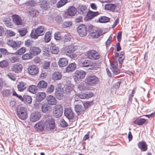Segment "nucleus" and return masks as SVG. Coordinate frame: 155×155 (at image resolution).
<instances>
[{"mask_svg": "<svg viewBox=\"0 0 155 155\" xmlns=\"http://www.w3.org/2000/svg\"><path fill=\"white\" fill-rule=\"evenodd\" d=\"M78 48L77 46L74 45H68L63 48V51L64 53L68 56L72 58H74L77 56L75 51Z\"/></svg>", "mask_w": 155, "mask_h": 155, "instance_id": "obj_1", "label": "nucleus"}, {"mask_svg": "<svg viewBox=\"0 0 155 155\" xmlns=\"http://www.w3.org/2000/svg\"><path fill=\"white\" fill-rule=\"evenodd\" d=\"M45 32V29L43 26H40L35 30H33L30 34L31 38L36 39L40 36L43 35Z\"/></svg>", "mask_w": 155, "mask_h": 155, "instance_id": "obj_2", "label": "nucleus"}, {"mask_svg": "<svg viewBox=\"0 0 155 155\" xmlns=\"http://www.w3.org/2000/svg\"><path fill=\"white\" fill-rule=\"evenodd\" d=\"M99 80L98 78L95 75H90L87 76L84 80V83L89 87L93 86L97 84Z\"/></svg>", "mask_w": 155, "mask_h": 155, "instance_id": "obj_3", "label": "nucleus"}, {"mask_svg": "<svg viewBox=\"0 0 155 155\" xmlns=\"http://www.w3.org/2000/svg\"><path fill=\"white\" fill-rule=\"evenodd\" d=\"M86 72L81 70H78L75 71L74 75V81L78 83L80 81L84 78L86 75Z\"/></svg>", "mask_w": 155, "mask_h": 155, "instance_id": "obj_4", "label": "nucleus"}, {"mask_svg": "<svg viewBox=\"0 0 155 155\" xmlns=\"http://www.w3.org/2000/svg\"><path fill=\"white\" fill-rule=\"evenodd\" d=\"M17 113L18 117L22 120L26 119L28 117L26 110L25 107L22 106L18 108Z\"/></svg>", "mask_w": 155, "mask_h": 155, "instance_id": "obj_5", "label": "nucleus"}, {"mask_svg": "<svg viewBox=\"0 0 155 155\" xmlns=\"http://www.w3.org/2000/svg\"><path fill=\"white\" fill-rule=\"evenodd\" d=\"M87 55L88 58L93 60L99 59L101 57L100 54L94 50H91L87 51Z\"/></svg>", "mask_w": 155, "mask_h": 155, "instance_id": "obj_6", "label": "nucleus"}, {"mask_svg": "<svg viewBox=\"0 0 155 155\" xmlns=\"http://www.w3.org/2000/svg\"><path fill=\"white\" fill-rule=\"evenodd\" d=\"M53 115L57 118L60 117L63 113V107L61 104H58L54 107Z\"/></svg>", "mask_w": 155, "mask_h": 155, "instance_id": "obj_7", "label": "nucleus"}, {"mask_svg": "<svg viewBox=\"0 0 155 155\" xmlns=\"http://www.w3.org/2000/svg\"><path fill=\"white\" fill-rule=\"evenodd\" d=\"M6 43L10 47L16 49L21 46L22 42L21 41H15L12 39H9L7 40Z\"/></svg>", "mask_w": 155, "mask_h": 155, "instance_id": "obj_8", "label": "nucleus"}, {"mask_svg": "<svg viewBox=\"0 0 155 155\" xmlns=\"http://www.w3.org/2000/svg\"><path fill=\"white\" fill-rule=\"evenodd\" d=\"M45 123V126L47 130H53L54 128L55 121L54 120L51 118L47 119Z\"/></svg>", "mask_w": 155, "mask_h": 155, "instance_id": "obj_9", "label": "nucleus"}, {"mask_svg": "<svg viewBox=\"0 0 155 155\" xmlns=\"http://www.w3.org/2000/svg\"><path fill=\"white\" fill-rule=\"evenodd\" d=\"M77 31L80 36H85L87 34V28L86 26L84 24L79 25L77 28Z\"/></svg>", "mask_w": 155, "mask_h": 155, "instance_id": "obj_10", "label": "nucleus"}, {"mask_svg": "<svg viewBox=\"0 0 155 155\" xmlns=\"http://www.w3.org/2000/svg\"><path fill=\"white\" fill-rule=\"evenodd\" d=\"M41 117V113L38 111L33 112L30 117V120L32 122H35L38 120Z\"/></svg>", "mask_w": 155, "mask_h": 155, "instance_id": "obj_11", "label": "nucleus"}, {"mask_svg": "<svg viewBox=\"0 0 155 155\" xmlns=\"http://www.w3.org/2000/svg\"><path fill=\"white\" fill-rule=\"evenodd\" d=\"M28 73L31 75H36L38 73V68L35 65H30L28 68Z\"/></svg>", "mask_w": 155, "mask_h": 155, "instance_id": "obj_12", "label": "nucleus"}, {"mask_svg": "<svg viewBox=\"0 0 155 155\" xmlns=\"http://www.w3.org/2000/svg\"><path fill=\"white\" fill-rule=\"evenodd\" d=\"M110 68L115 74H117L120 72V71L117 68L118 63L116 60H114L110 64Z\"/></svg>", "mask_w": 155, "mask_h": 155, "instance_id": "obj_13", "label": "nucleus"}, {"mask_svg": "<svg viewBox=\"0 0 155 155\" xmlns=\"http://www.w3.org/2000/svg\"><path fill=\"white\" fill-rule=\"evenodd\" d=\"M65 117L68 119H71L74 117V114L70 107L65 108L64 111Z\"/></svg>", "mask_w": 155, "mask_h": 155, "instance_id": "obj_14", "label": "nucleus"}, {"mask_svg": "<svg viewBox=\"0 0 155 155\" xmlns=\"http://www.w3.org/2000/svg\"><path fill=\"white\" fill-rule=\"evenodd\" d=\"M12 18L13 22L17 25H21L22 21L21 17L17 15H13L12 16Z\"/></svg>", "mask_w": 155, "mask_h": 155, "instance_id": "obj_15", "label": "nucleus"}, {"mask_svg": "<svg viewBox=\"0 0 155 155\" xmlns=\"http://www.w3.org/2000/svg\"><path fill=\"white\" fill-rule=\"evenodd\" d=\"M47 104L49 105H55L57 103V101L56 98L53 95H49L46 98Z\"/></svg>", "mask_w": 155, "mask_h": 155, "instance_id": "obj_16", "label": "nucleus"}, {"mask_svg": "<svg viewBox=\"0 0 155 155\" xmlns=\"http://www.w3.org/2000/svg\"><path fill=\"white\" fill-rule=\"evenodd\" d=\"M23 68L22 65L19 63L14 64L12 66L11 69L13 71L16 73H19L22 71Z\"/></svg>", "mask_w": 155, "mask_h": 155, "instance_id": "obj_17", "label": "nucleus"}, {"mask_svg": "<svg viewBox=\"0 0 155 155\" xmlns=\"http://www.w3.org/2000/svg\"><path fill=\"white\" fill-rule=\"evenodd\" d=\"M35 128L38 131H43L45 128V123L44 121L41 120L38 122L35 125Z\"/></svg>", "mask_w": 155, "mask_h": 155, "instance_id": "obj_18", "label": "nucleus"}, {"mask_svg": "<svg viewBox=\"0 0 155 155\" xmlns=\"http://www.w3.org/2000/svg\"><path fill=\"white\" fill-rule=\"evenodd\" d=\"M93 93L91 92L85 93L81 92L78 95V97L82 99H87L93 96Z\"/></svg>", "mask_w": 155, "mask_h": 155, "instance_id": "obj_19", "label": "nucleus"}, {"mask_svg": "<svg viewBox=\"0 0 155 155\" xmlns=\"http://www.w3.org/2000/svg\"><path fill=\"white\" fill-rule=\"evenodd\" d=\"M30 51L31 54L35 56L41 53V50L38 47L34 46L31 48Z\"/></svg>", "mask_w": 155, "mask_h": 155, "instance_id": "obj_20", "label": "nucleus"}, {"mask_svg": "<svg viewBox=\"0 0 155 155\" xmlns=\"http://www.w3.org/2000/svg\"><path fill=\"white\" fill-rule=\"evenodd\" d=\"M77 11L76 8L74 6H69L67 10L68 15L71 16H74L76 14Z\"/></svg>", "mask_w": 155, "mask_h": 155, "instance_id": "obj_21", "label": "nucleus"}, {"mask_svg": "<svg viewBox=\"0 0 155 155\" xmlns=\"http://www.w3.org/2000/svg\"><path fill=\"white\" fill-rule=\"evenodd\" d=\"M42 111L44 113H49L52 110V107L47 104H43L41 106Z\"/></svg>", "mask_w": 155, "mask_h": 155, "instance_id": "obj_22", "label": "nucleus"}, {"mask_svg": "<svg viewBox=\"0 0 155 155\" xmlns=\"http://www.w3.org/2000/svg\"><path fill=\"white\" fill-rule=\"evenodd\" d=\"M65 86V91L67 94H70L71 92H74V86L70 82L67 83Z\"/></svg>", "mask_w": 155, "mask_h": 155, "instance_id": "obj_23", "label": "nucleus"}, {"mask_svg": "<svg viewBox=\"0 0 155 155\" xmlns=\"http://www.w3.org/2000/svg\"><path fill=\"white\" fill-rule=\"evenodd\" d=\"M98 15L99 13L97 12H93L89 11L87 14L86 18L87 20H90Z\"/></svg>", "mask_w": 155, "mask_h": 155, "instance_id": "obj_24", "label": "nucleus"}, {"mask_svg": "<svg viewBox=\"0 0 155 155\" xmlns=\"http://www.w3.org/2000/svg\"><path fill=\"white\" fill-rule=\"evenodd\" d=\"M103 34L102 31L101 30H99L91 33L90 35L92 38H97L102 35Z\"/></svg>", "mask_w": 155, "mask_h": 155, "instance_id": "obj_25", "label": "nucleus"}, {"mask_svg": "<svg viewBox=\"0 0 155 155\" xmlns=\"http://www.w3.org/2000/svg\"><path fill=\"white\" fill-rule=\"evenodd\" d=\"M68 60L65 58H60L58 62V65L60 67H63L67 65Z\"/></svg>", "mask_w": 155, "mask_h": 155, "instance_id": "obj_26", "label": "nucleus"}, {"mask_svg": "<svg viewBox=\"0 0 155 155\" xmlns=\"http://www.w3.org/2000/svg\"><path fill=\"white\" fill-rule=\"evenodd\" d=\"M76 67V64L74 63H71L66 68V71L68 73H71L74 71Z\"/></svg>", "mask_w": 155, "mask_h": 155, "instance_id": "obj_27", "label": "nucleus"}, {"mask_svg": "<svg viewBox=\"0 0 155 155\" xmlns=\"http://www.w3.org/2000/svg\"><path fill=\"white\" fill-rule=\"evenodd\" d=\"M78 88L81 91H84L90 89V87L87 84L82 82L78 85Z\"/></svg>", "mask_w": 155, "mask_h": 155, "instance_id": "obj_28", "label": "nucleus"}, {"mask_svg": "<svg viewBox=\"0 0 155 155\" xmlns=\"http://www.w3.org/2000/svg\"><path fill=\"white\" fill-rule=\"evenodd\" d=\"M75 110L77 114L79 115L84 112L85 109L83 106H81V105L78 104L75 106Z\"/></svg>", "mask_w": 155, "mask_h": 155, "instance_id": "obj_29", "label": "nucleus"}, {"mask_svg": "<svg viewBox=\"0 0 155 155\" xmlns=\"http://www.w3.org/2000/svg\"><path fill=\"white\" fill-rule=\"evenodd\" d=\"M27 87L26 84L23 81L19 82L17 85L18 90L20 91H23Z\"/></svg>", "mask_w": 155, "mask_h": 155, "instance_id": "obj_30", "label": "nucleus"}, {"mask_svg": "<svg viewBox=\"0 0 155 155\" xmlns=\"http://www.w3.org/2000/svg\"><path fill=\"white\" fill-rule=\"evenodd\" d=\"M87 7L84 5H79L78 7V10L80 14H84L87 12Z\"/></svg>", "mask_w": 155, "mask_h": 155, "instance_id": "obj_31", "label": "nucleus"}, {"mask_svg": "<svg viewBox=\"0 0 155 155\" xmlns=\"http://www.w3.org/2000/svg\"><path fill=\"white\" fill-rule=\"evenodd\" d=\"M139 148L142 151H146L147 150V146L145 142L140 141L138 143Z\"/></svg>", "mask_w": 155, "mask_h": 155, "instance_id": "obj_32", "label": "nucleus"}, {"mask_svg": "<svg viewBox=\"0 0 155 155\" xmlns=\"http://www.w3.org/2000/svg\"><path fill=\"white\" fill-rule=\"evenodd\" d=\"M46 97V94L45 92H39L37 95L36 99L38 101H41Z\"/></svg>", "mask_w": 155, "mask_h": 155, "instance_id": "obj_33", "label": "nucleus"}, {"mask_svg": "<svg viewBox=\"0 0 155 155\" xmlns=\"http://www.w3.org/2000/svg\"><path fill=\"white\" fill-rule=\"evenodd\" d=\"M116 8L115 5L113 4L108 3L105 5V8L106 10L114 11Z\"/></svg>", "mask_w": 155, "mask_h": 155, "instance_id": "obj_34", "label": "nucleus"}, {"mask_svg": "<svg viewBox=\"0 0 155 155\" xmlns=\"http://www.w3.org/2000/svg\"><path fill=\"white\" fill-rule=\"evenodd\" d=\"M37 90V86L33 85L29 86L28 88V91L33 94L36 93Z\"/></svg>", "mask_w": 155, "mask_h": 155, "instance_id": "obj_35", "label": "nucleus"}, {"mask_svg": "<svg viewBox=\"0 0 155 155\" xmlns=\"http://www.w3.org/2000/svg\"><path fill=\"white\" fill-rule=\"evenodd\" d=\"M0 91L3 97H7L10 95L11 93L10 90L5 89V88H0Z\"/></svg>", "mask_w": 155, "mask_h": 155, "instance_id": "obj_36", "label": "nucleus"}, {"mask_svg": "<svg viewBox=\"0 0 155 155\" xmlns=\"http://www.w3.org/2000/svg\"><path fill=\"white\" fill-rule=\"evenodd\" d=\"M47 86V83L43 80L39 81L38 84V87L40 89L46 88Z\"/></svg>", "mask_w": 155, "mask_h": 155, "instance_id": "obj_37", "label": "nucleus"}, {"mask_svg": "<svg viewBox=\"0 0 155 155\" xmlns=\"http://www.w3.org/2000/svg\"><path fill=\"white\" fill-rule=\"evenodd\" d=\"M92 63L89 60H85L82 62L81 66L83 67H87L92 66Z\"/></svg>", "mask_w": 155, "mask_h": 155, "instance_id": "obj_38", "label": "nucleus"}, {"mask_svg": "<svg viewBox=\"0 0 155 155\" xmlns=\"http://www.w3.org/2000/svg\"><path fill=\"white\" fill-rule=\"evenodd\" d=\"M62 78V75L60 72L57 71L55 72L53 75V78L54 80H60Z\"/></svg>", "mask_w": 155, "mask_h": 155, "instance_id": "obj_39", "label": "nucleus"}, {"mask_svg": "<svg viewBox=\"0 0 155 155\" xmlns=\"http://www.w3.org/2000/svg\"><path fill=\"white\" fill-rule=\"evenodd\" d=\"M9 60L11 63H13L18 62L19 60V58L17 56L14 54L10 56Z\"/></svg>", "mask_w": 155, "mask_h": 155, "instance_id": "obj_40", "label": "nucleus"}, {"mask_svg": "<svg viewBox=\"0 0 155 155\" xmlns=\"http://www.w3.org/2000/svg\"><path fill=\"white\" fill-rule=\"evenodd\" d=\"M146 121V120L145 119L141 118L137 119L134 121L133 123L135 124L140 125L145 123Z\"/></svg>", "mask_w": 155, "mask_h": 155, "instance_id": "obj_41", "label": "nucleus"}, {"mask_svg": "<svg viewBox=\"0 0 155 155\" xmlns=\"http://www.w3.org/2000/svg\"><path fill=\"white\" fill-rule=\"evenodd\" d=\"M51 32L50 31H47L44 37V40L46 42H48L51 39Z\"/></svg>", "mask_w": 155, "mask_h": 155, "instance_id": "obj_42", "label": "nucleus"}, {"mask_svg": "<svg viewBox=\"0 0 155 155\" xmlns=\"http://www.w3.org/2000/svg\"><path fill=\"white\" fill-rule=\"evenodd\" d=\"M38 13L39 12L38 10L32 8L29 12L28 14L31 16L34 17L38 15Z\"/></svg>", "mask_w": 155, "mask_h": 155, "instance_id": "obj_43", "label": "nucleus"}, {"mask_svg": "<svg viewBox=\"0 0 155 155\" xmlns=\"http://www.w3.org/2000/svg\"><path fill=\"white\" fill-rule=\"evenodd\" d=\"M50 50L53 54H57L59 51V48L56 45H54L50 47Z\"/></svg>", "mask_w": 155, "mask_h": 155, "instance_id": "obj_44", "label": "nucleus"}, {"mask_svg": "<svg viewBox=\"0 0 155 155\" xmlns=\"http://www.w3.org/2000/svg\"><path fill=\"white\" fill-rule=\"evenodd\" d=\"M48 5V3L47 1L45 0L41 1L40 2V7L43 9H45H45H47Z\"/></svg>", "mask_w": 155, "mask_h": 155, "instance_id": "obj_45", "label": "nucleus"}, {"mask_svg": "<svg viewBox=\"0 0 155 155\" xmlns=\"http://www.w3.org/2000/svg\"><path fill=\"white\" fill-rule=\"evenodd\" d=\"M68 2L67 0H60L57 4V7L58 8H60Z\"/></svg>", "mask_w": 155, "mask_h": 155, "instance_id": "obj_46", "label": "nucleus"}, {"mask_svg": "<svg viewBox=\"0 0 155 155\" xmlns=\"http://www.w3.org/2000/svg\"><path fill=\"white\" fill-rule=\"evenodd\" d=\"M109 18L107 17L101 16L98 19V21L100 23H106L109 21Z\"/></svg>", "mask_w": 155, "mask_h": 155, "instance_id": "obj_47", "label": "nucleus"}, {"mask_svg": "<svg viewBox=\"0 0 155 155\" xmlns=\"http://www.w3.org/2000/svg\"><path fill=\"white\" fill-rule=\"evenodd\" d=\"M18 31L21 36H25L27 31V29L25 28H22L20 29H18Z\"/></svg>", "mask_w": 155, "mask_h": 155, "instance_id": "obj_48", "label": "nucleus"}, {"mask_svg": "<svg viewBox=\"0 0 155 155\" xmlns=\"http://www.w3.org/2000/svg\"><path fill=\"white\" fill-rule=\"evenodd\" d=\"M25 5L28 6H34L37 5V3L34 0H30L25 3Z\"/></svg>", "mask_w": 155, "mask_h": 155, "instance_id": "obj_49", "label": "nucleus"}, {"mask_svg": "<svg viewBox=\"0 0 155 155\" xmlns=\"http://www.w3.org/2000/svg\"><path fill=\"white\" fill-rule=\"evenodd\" d=\"M9 64L8 62L6 60H3L0 61V67L5 68L7 67Z\"/></svg>", "mask_w": 155, "mask_h": 155, "instance_id": "obj_50", "label": "nucleus"}, {"mask_svg": "<svg viewBox=\"0 0 155 155\" xmlns=\"http://www.w3.org/2000/svg\"><path fill=\"white\" fill-rule=\"evenodd\" d=\"M26 51L25 47H22L16 52L15 54L16 55H21L23 54Z\"/></svg>", "mask_w": 155, "mask_h": 155, "instance_id": "obj_51", "label": "nucleus"}, {"mask_svg": "<svg viewBox=\"0 0 155 155\" xmlns=\"http://www.w3.org/2000/svg\"><path fill=\"white\" fill-rule=\"evenodd\" d=\"M30 52L29 53H26L22 56V58L23 60H25L31 59L32 58Z\"/></svg>", "mask_w": 155, "mask_h": 155, "instance_id": "obj_52", "label": "nucleus"}, {"mask_svg": "<svg viewBox=\"0 0 155 155\" xmlns=\"http://www.w3.org/2000/svg\"><path fill=\"white\" fill-rule=\"evenodd\" d=\"M55 95L57 98L60 100L62 98L63 94L62 92L58 91H56Z\"/></svg>", "mask_w": 155, "mask_h": 155, "instance_id": "obj_53", "label": "nucleus"}, {"mask_svg": "<svg viewBox=\"0 0 155 155\" xmlns=\"http://www.w3.org/2000/svg\"><path fill=\"white\" fill-rule=\"evenodd\" d=\"M50 62L48 61H45L42 65V68L45 69H48L50 66Z\"/></svg>", "mask_w": 155, "mask_h": 155, "instance_id": "obj_54", "label": "nucleus"}, {"mask_svg": "<svg viewBox=\"0 0 155 155\" xmlns=\"http://www.w3.org/2000/svg\"><path fill=\"white\" fill-rule=\"evenodd\" d=\"M54 88V86L52 85L49 86L47 88L46 92L47 93L51 94L53 92Z\"/></svg>", "mask_w": 155, "mask_h": 155, "instance_id": "obj_55", "label": "nucleus"}, {"mask_svg": "<svg viewBox=\"0 0 155 155\" xmlns=\"http://www.w3.org/2000/svg\"><path fill=\"white\" fill-rule=\"evenodd\" d=\"M60 124L61 127L64 128L68 126V124L64 119H61L60 121Z\"/></svg>", "mask_w": 155, "mask_h": 155, "instance_id": "obj_56", "label": "nucleus"}, {"mask_svg": "<svg viewBox=\"0 0 155 155\" xmlns=\"http://www.w3.org/2000/svg\"><path fill=\"white\" fill-rule=\"evenodd\" d=\"M33 41L30 39H28L25 41V45L27 47H29L30 46H31L33 44Z\"/></svg>", "mask_w": 155, "mask_h": 155, "instance_id": "obj_57", "label": "nucleus"}, {"mask_svg": "<svg viewBox=\"0 0 155 155\" xmlns=\"http://www.w3.org/2000/svg\"><path fill=\"white\" fill-rule=\"evenodd\" d=\"M54 37L55 39L58 40L61 39L62 37L61 35V33L60 32H57L55 33Z\"/></svg>", "mask_w": 155, "mask_h": 155, "instance_id": "obj_58", "label": "nucleus"}, {"mask_svg": "<svg viewBox=\"0 0 155 155\" xmlns=\"http://www.w3.org/2000/svg\"><path fill=\"white\" fill-rule=\"evenodd\" d=\"M3 21L4 24L8 27L12 28L13 26L12 23L10 22L9 20L4 19Z\"/></svg>", "mask_w": 155, "mask_h": 155, "instance_id": "obj_59", "label": "nucleus"}, {"mask_svg": "<svg viewBox=\"0 0 155 155\" xmlns=\"http://www.w3.org/2000/svg\"><path fill=\"white\" fill-rule=\"evenodd\" d=\"M25 101L29 104H31L32 102V98L31 97L28 95L25 96L24 97Z\"/></svg>", "mask_w": 155, "mask_h": 155, "instance_id": "obj_60", "label": "nucleus"}, {"mask_svg": "<svg viewBox=\"0 0 155 155\" xmlns=\"http://www.w3.org/2000/svg\"><path fill=\"white\" fill-rule=\"evenodd\" d=\"M72 24L71 21H65L64 23V25L66 28L70 27L72 25Z\"/></svg>", "mask_w": 155, "mask_h": 155, "instance_id": "obj_61", "label": "nucleus"}, {"mask_svg": "<svg viewBox=\"0 0 155 155\" xmlns=\"http://www.w3.org/2000/svg\"><path fill=\"white\" fill-rule=\"evenodd\" d=\"M124 55L123 54L120 55L118 58V61L120 64V67L122 65L123 61L124 59Z\"/></svg>", "mask_w": 155, "mask_h": 155, "instance_id": "obj_62", "label": "nucleus"}, {"mask_svg": "<svg viewBox=\"0 0 155 155\" xmlns=\"http://www.w3.org/2000/svg\"><path fill=\"white\" fill-rule=\"evenodd\" d=\"M6 85L5 82L3 81L2 79L0 78V88H6Z\"/></svg>", "mask_w": 155, "mask_h": 155, "instance_id": "obj_63", "label": "nucleus"}, {"mask_svg": "<svg viewBox=\"0 0 155 155\" xmlns=\"http://www.w3.org/2000/svg\"><path fill=\"white\" fill-rule=\"evenodd\" d=\"M7 76L9 78L12 80V81H14L16 80L15 77L11 73H8L7 74Z\"/></svg>", "mask_w": 155, "mask_h": 155, "instance_id": "obj_64", "label": "nucleus"}]
</instances>
